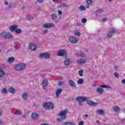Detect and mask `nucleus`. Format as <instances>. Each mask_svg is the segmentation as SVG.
Returning <instances> with one entry per match:
<instances>
[{"label": "nucleus", "instance_id": "f257e3e1", "mask_svg": "<svg viewBox=\"0 0 125 125\" xmlns=\"http://www.w3.org/2000/svg\"><path fill=\"white\" fill-rule=\"evenodd\" d=\"M43 107L44 109H51V110H53V108H54V105L51 102L45 103L43 104Z\"/></svg>", "mask_w": 125, "mask_h": 125}, {"label": "nucleus", "instance_id": "f03ea898", "mask_svg": "<svg viewBox=\"0 0 125 125\" xmlns=\"http://www.w3.org/2000/svg\"><path fill=\"white\" fill-rule=\"evenodd\" d=\"M15 69L17 71H23L26 68V64L24 63H19L15 66Z\"/></svg>", "mask_w": 125, "mask_h": 125}, {"label": "nucleus", "instance_id": "7ed1b4c3", "mask_svg": "<svg viewBox=\"0 0 125 125\" xmlns=\"http://www.w3.org/2000/svg\"><path fill=\"white\" fill-rule=\"evenodd\" d=\"M39 57L41 58V59H43V58L44 59H48L50 58V54L46 52L42 53L39 55Z\"/></svg>", "mask_w": 125, "mask_h": 125}, {"label": "nucleus", "instance_id": "20e7f679", "mask_svg": "<svg viewBox=\"0 0 125 125\" xmlns=\"http://www.w3.org/2000/svg\"><path fill=\"white\" fill-rule=\"evenodd\" d=\"M68 113V110L67 109H65L64 111H62L59 114V116L61 117L62 120H64V119H66L67 118V116L66 114Z\"/></svg>", "mask_w": 125, "mask_h": 125}, {"label": "nucleus", "instance_id": "39448f33", "mask_svg": "<svg viewBox=\"0 0 125 125\" xmlns=\"http://www.w3.org/2000/svg\"><path fill=\"white\" fill-rule=\"evenodd\" d=\"M117 33V30L116 29L112 28L110 31H109L107 34V37L109 38H112L113 35H115Z\"/></svg>", "mask_w": 125, "mask_h": 125}, {"label": "nucleus", "instance_id": "423d86ee", "mask_svg": "<svg viewBox=\"0 0 125 125\" xmlns=\"http://www.w3.org/2000/svg\"><path fill=\"white\" fill-rule=\"evenodd\" d=\"M86 103L87 104H88V105H89L90 106H92L93 107H95L98 105V103L93 102L90 100L86 101Z\"/></svg>", "mask_w": 125, "mask_h": 125}, {"label": "nucleus", "instance_id": "0eeeda50", "mask_svg": "<svg viewBox=\"0 0 125 125\" xmlns=\"http://www.w3.org/2000/svg\"><path fill=\"white\" fill-rule=\"evenodd\" d=\"M76 100L79 102L82 101V102H84V101L87 100V98L86 97L79 96L76 98Z\"/></svg>", "mask_w": 125, "mask_h": 125}, {"label": "nucleus", "instance_id": "6e6552de", "mask_svg": "<svg viewBox=\"0 0 125 125\" xmlns=\"http://www.w3.org/2000/svg\"><path fill=\"white\" fill-rule=\"evenodd\" d=\"M69 40L72 43H77V42H78V39H76V38H75V37H74L73 36H70L69 38Z\"/></svg>", "mask_w": 125, "mask_h": 125}, {"label": "nucleus", "instance_id": "1a4fd4ad", "mask_svg": "<svg viewBox=\"0 0 125 125\" xmlns=\"http://www.w3.org/2000/svg\"><path fill=\"white\" fill-rule=\"evenodd\" d=\"M67 54V52L64 50H61L59 51L58 53V56H64V55H66Z\"/></svg>", "mask_w": 125, "mask_h": 125}, {"label": "nucleus", "instance_id": "9d476101", "mask_svg": "<svg viewBox=\"0 0 125 125\" xmlns=\"http://www.w3.org/2000/svg\"><path fill=\"white\" fill-rule=\"evenodd\" d=\"M42 27L43 28H52V27H54V23H45L43 24Z\"/></svg>", "mask_w": 125, "mask_h": 125}, {"label": "nucleus", "instance_id": "9b49d317", "mask_svg": "<svg viewBox=\"0 0 125 125\" xmlns=\"http://www.w3.org/2000/svg\"><path fill=\"white\" fill-rule=\"evenodd\" d=\"M29 49H31V50H36L37 49V45L35 43H31L29 44Z\"/></svg>", "mask_w": 125, "mask_h": 125}, {"label": "nucleus", "instance_id": "f8f14e48", "mask_svg": "<svg viewBox=\"0 0 125 125\" xmlns=\"http://www.w3.org/2000/svg\"><path fill=\"white\" fill-rule=\"evenodd\" d=\"M71 62H72V60L70 59H66L64 61V64L66 66H69V65L71 64Z\"/></svg>", "mask_w": 125, "mask_h": 125}, {"label": "nucleus", "instance_id": "ddd939ff", "mask_svg": "<svg viewBox=\"0 0 125 125\" xmlns=\"http://www.w3.org/2000/svg\"><path fill=\"white\" fill-rule=\"evenodd\" d=\"M18 27V25L14 24L10 27V30L11 32H14L16 30V28Z\"/></svg>", "mask_w": 125, "mask_h": 125}, {"label": "nucleus", "instance_id": "4468645a", "mask_svg": "<svg viewBox=\"0 0 125 125\" xmlns=\"http://www.w3.org/2000/svg\"><path fill=\"white\" fill-rule=\"evenodd\" d=\"M48 82H47V80H43V83H42V86H43V89H45V87L47 86V83Z\"/></svg>", "mask_w": 125, "mask_h": 125}, {"label": "nucleus", "instance_id": "2eb2a0df", "mask_svg": "<svg viewBox=\"0 0 125 125\" xmlns=\"http://www.w3.org/2000/svg\"><path fill=\"white\" fill-rule=\"evenodd\" d=\"M31 117L33 120H38V119H39V114L33 113L32 114Z\"/></svg>", "mask_w": 125, "mask_h": 125}, {"label": "nucleus", "instance_id": "dca6fc26", "mask_svg": "<svg viewBox=\"0 0 125 125\" xmlns=\"http://www.w3.org/2000/svg\"><path fill=\"white\" fill-rule=\"evenodd\" d=\"M69 83L70 86H71L72 87H74V88H76V87H77V86H76V85L75 84V83H74V81H73L72 80H70L69 81Z\"/></svg>", "mask_w": 125, "mask_h": 125}, {"label": "nucleus", "instance_id": "f3484780", "mask_svg": "<svg viewBox=\"0 0 125 125\" xmlns=\"http://www.w3.org/2000/svg\"><path fill=\"white\" fill-rule=\"evenodd\" d=\"M12 37L13 36L11 33L8 32H6V36L5 37L6 39H11Z\"/></svg>", "mask_w": 125, "mask_h": 125}, {"label": "nucleus", "instance_id": "a211bd4d", "mask_svg": "<svg viewBox=\"0 0 125 125\" xmlns=\"http://www.w3.org/2000/svg\"><path fill=\"white\" fill-rule=\"evenodd\" d=\"M62 89H58L56 92V95L57 97H58L60 95V94L61 93V92H62Z\"/></svg>", "mask_w": 125, "mask_h": 125}, {"label": "nucleus", "instance_id": "6ab92c4d", "mask_svg": "<svg viewBox=\"0 0 125 125\" xmlns=\"http://www.w3.org/2000/svg\"><path fill=\"white\" fill-rule=\"evenodd\" d=\"M85 62H86V60L85 59H84V60L80 59L78 61V63L79 64H83V63H85Z\"/></svg>", "mask_w": 125, "mask_h": 125}, {"label": "nucleus", "instance_id": "aec40b11", "mask_svg": "<svg viewBox=\"0 0 125 125\" xmlns=\"http://www.w3.org/2000/svg\"><path fill=\"white\" fill-rule=\"evenodd\" d=\"M97 114H98V115H103V114H105V111L103 110L98 109L97 110Z\"/></svg>", "mask_w": 125, "mask_h": 125}, {"label": "nucleus", "instance_id": "412c9836", "mask_svg": "<svg viewBox=\"0 0 125 125\" xmlns=\"http://www.w3.org/2000/svg\"><path fill=\"white\" fill-rule=\"evenodd\" d=\"M15 59L13 57H9L7 60V62H10V63H11L12 62H13V61H14Z\"/></svg>", "mask_w": 125, "mask_h": 125}, {"label": "nucleus", "instance_id": "4be33fe9", "mask_svg": "<svg viewBox=\"0 0 125 125\" xmlns=\"http://www.w3.org/2000/svg\"><path fill=\"white\" fill-rule=\"evenodd\" d=\"M22 98L27 100L28 99V93H24L22 94Z\"/></svg>", "mask_w": 125, "mask_h": 125}, {"label": "nucleus", "instance_id": "5701e85b", "mask_svg": "<svg viewBox=\"0 0 125 125\" xmlns=\"http://www.w3.org/2000/svg\"><path fill=\"white\" fill-rule=\"evenodd\" d=\"M104 91L103 88H97V92H98L100 94H102V93Z\"/></svg>", "mask_w": 125, "mask_h": 125}, {"label": "nucleus", "instance_id": "b1692460", "mask_svg": "<svg viewBox=\"0 0 125 125\" xmlns=\"http://www.w3.org/2000/svg\"><path fill=\"white\" fill-rule=\"evenodd\" d=\"M9 91L11 92V93H15V89L13 87H11L9 88Z\"/></svg>", "mask_w": 125, "mask_h": 125}, {"label": "nucleus", "instance_id": "393cba45", "mask_svg": "<svg viewBox=\"0 0 125 125\" xmlns=\"http://www.w3.org/2000/svg\"><path fill=\"white\" fill-rule=\"evenodd\" d=\"M64 125H76V124L74 122H65Z\"/></svg>", "mask_w": 125, "mask_h": 125}, {"label": "nucleus", "instance_id": "a878e982", "mask_svg": "<svg viewBox=\"0 0 125 125\" xmlns=\"http://www.w3.org/2000/svg\"><path fill=\"white\" fill-rule=\"evenodd\" d=\"M77 83L79 84H82V83H83V79H80L77 81Z\"/></svg>", "mask_w": 125, "mask_h": 125}, {"label": "nucleus", "instance_id": "bb28decb", "mask_svg": "<svg viewBox=\"0 0 125 125\" xmlns=\"http://www.w3.org/2000/svg\"><path fill=\"white\" fill-rule=\"evenodd\" d=\"M51 17L53 20H57V16L55 14H52Z\"/></svg>", "mask_w": 125, "mask_h": 125}, {"label": "nucleus", "instance_id": "cd10ccee", "mask_svg": "<svg viewBox=\"0 0 125 125\" xmlns=\"http://www.w3.org/2000/svg\"><path fill=\"white\" fill-rule=\"evenodd\" d=\"M113 110L115 112H118V111H119L120 110V107H119L118 106H114L113 107Z\"/></svg>", "mask_w": 125, "mask_h": 125}, {"label": "nucleus", "instance_id": "c85d7f7f", "mask_svg": "<svg viewBox=\"0 0 125 125\" xmlns=\"http://www.w3.org/2000/svg\"><path fill=\"white\" fill-rule=\"evenodd\" d=\"M4 72L2 69H0V78H2L4 76Z\"/></svg>", "mask_w": 125, "mask_h": 125}, {"label": "nucleus", "instance_id": "c756f323", "mask_svg": "<svg viewBox=\"0 0 125 125\" xmlns=\"http://www.w3.org/2000/svg\"><path fill=\"white\" fill-rule=\"evenodd\" d=\"M15 31V33H16V34H20V33H21V32H22V30H21V29L19 28H16V30Z\"/></svg>", "mask_w": 125, "mask_h": 125}, {"label": "nucleus", "instance_id": "7c9ffc66", "mask_svg": "<svg viewBox=\"0 0 125 125\" xmlns=\"http://www.w3.org/2000/svg\"><path fill=\"white\" fill-rule=\"evenodd\" d=\"M79 76H80V77H83V70L81 69L80 70L79 72Z\"/></svg>", "mask_w": 125, "mask_h": 125}, {"label": "nucleus", "instance_id": "2f4dec72", "mask_svg": "<svg viewBox=\"0 0 125 125\" xmlns=\"http://www.w3.org/2000/svg\"><path fill=\"white\" fill-rule=\"evenodd\" d=\"M104 11L103 9H100L96 11V13H101Z\"/></svg>", "mask_w": 125, "mask_h": 125}, {"label": "nucleus", "instance_id": "473e14b6", "mask_svg": "<svg viewBox=\"0 0 125 125\" xmlns=\"http://www.w3.org/2000/svg\"><path fill=\"white\" fill-rule=\"evenodd\" d=\"M79 9L80 10H85L86 8H85V7L84 6H80L79 7Z\"/></svg>", "mask_w": 125, "mask_h": 125}, {"label": "nucleus", "instance_id": "72a5a7b5", "mask_svg": "<svg viewBox=\"0 0 125 125\" xmlns=\"http://www.w3.org/2000/svg\"><path fill=\"white\" fill-rule=\"evenodd\" d=\"M2 92H3L4 94H6V93H7V89H6L5 88H3L2 90Z\"/></svg>", "mask_w": 125, "mask_h": 125}, {"label": "nucleus", "instance_id": "f704fd0d", "mask_svg": "<svg viewBox=\"0 0 125 125\" xmlns=\"http://www.w3.org/2000/svg\"><path fill=\"white\" fill-rule=\"evenodd\" d=\"M61 7H68V5L66 3H62L60 5Z\"/></svg>", "mask_w": 125, "mask_h": 125}, {"label": "nucleus", "instance_id": "c9c22d12", "mask_svg": "<svg viewBox=\"0 0 125 125\" xmlns=\"http://www.w3.org/2000/svg\"><path fill=\"white\" fill-rule=\"evenodd\" d=\"M26 18L27 20H33L34 18L33 17H31L30 16H27Z\"/></svg>", "mask_w": 125, "mask_h": 125}, {"label": "nucleus", "instance_id": "e433bc0d", "mask_svg": "<svg viewBox=\"0 0 125 125\" xmlns=\"http://www.w3.org/2000/svg\"><path fill=\"white\" fill-rule=\"evenodd\" d=\"M75 35L76 36H78V37H80L81 36V32H78V31H75L74 33Z\"/></svg>", "mask_w": 125, "mask_h": 125}, {"label": "nucleus", "instance_id": "4c0bfd02", "mask_svg": "<svg viewBox=\"0 0 125 125\" xmlns=\"http://www.w3.org/2000/svg\"><path fill=\"white\" fill-rule=\"evenodd\" d=\"M86 21H87V19H86V18H83L82 19V23H85V22H86Z\"/></svg>", "mask_w": 125, "mask_h": 125}, {"label": "nucleus", "instance_id": "58836bf2", "mask_svg": "<svg viewBox=\"0 0 125 125\" xmlns=\"http://www.w3.org/2000/svg\"><path fill=\"white\" fill-rule=\"evenodd\" d=\"M6 35V32H2L1 34V36L3 37V38H5Z\"/></svg>", "mask_w": 125, "mask_h": 125}, {"label": "nucleus", "instance_id": "ea45409f", "mask_svg": "<svg viewBox=\"0 0 125 125\" xmlns=\"http://www.w3.org/2000/svg\"><path fill=\"white\" fill-rule=\"evenodd\" d=\"M114 75L116 78H120V75H119V73L118 72L114 73Z\"/></svg>", "mask_w": 125, "mask_h": 125}, {"label": "nucleus", "instance_id": "a19ab883", "mask_svg": "<svg viewBox=\"0 0 125 125\" xmlns=\"http://www.w3.org/2000/svg\"><path fill=\"white\" fill-rule=\"evenodd\" d=\"M86 3H88V4H90V3H92V0H87Z\"/></svg>", "mask_w": 125, "mask_h": 125}, {"label": "nucleus", "instance_id": "79ce46f5", "mask_svg": "<svg viewBox=\"0 0 125 125\" xmlns=\"http://www.w3.org/2000/svg\"><path fill=\"white\" fill-rule=\"evenodd\" d=\"M15 115H20V111L18 110L15 113Z\"/></svg>", "mask_w": 125, "mask_h": 125}, {"label": "nucleus", "instance_id": "37998d69", "mask_svg": "<svg viewBox=\"0 0 125 125\" xmlns=\"http://www.w3.org/2000/svg\"><path fill=\"white\" fill-rule=\"evenodd\" d=\"M78 105L80 106H83V103H82V102H79L78 103Z\"/></svg>", "mask_w": 125, "mask_h": 125}, {"label": "nucleus", "instance_id": "c03bdc74", "mask_svg": "<svg viewBox=\"0 0 125 125\" xmlns=\"http://www.w3.org/2000/svg\"><path fill=\"white\" fill-rule=\"evenodd\" d=\"M17 49H18V47H17V45H15V47H14V51H16V50H17Z\"/></svg>", "mask_w": 125, "mask_h": 125}, {"label": "nucleus", "instance_id": "a18cd8bd", "mask_svg": "<svg viewBox=\"0 0 125 125\" xmlns=\"http://www.w3.org/2000/svg\"><path fill=\"white\" fill-rule=\"evenodd\" d=\"M105 88H112V87L110 86L109 85H105Z\"/></svg>", "mask_w": 125, "mask_h": 125}, {"label": "nucleus", "instance_id": "49530a36", "mask_svg": "<svg viewBox=\"0 0 125 125\" xmlns=\"http://www.w3.org/2000/svg\"><path fill=\"white\" fill-rule=\"evenodd\" d=\"M58 13L59 15H61V14H62V11L61 10H58Z\"/></svg>", "mask_w": 125, "mask_h": 125}, {"label": "nucleus", "instance_id": "de8ad7c7", "mask_svg": "<svg viewBox=\"0 0 125 125\" xmlns=\"http://www.w3.org/2000/svg\"><path fill=\"white\" fill-rule=\"evenodd\" d=\"M102 21L105 22V21H107V19L106 18H104L102 19Z\"/></svg>", "mask_w": 125, "mask_h": 125}, {"label": "nucleus", "instance_id": "09e8293b", "mask_svg": "<svg viewBox=\"0 0 125 125\" xmlns=\"http://www.w3.org/2000/svg\"><path fill=\"white\" fill-rule=\"evenodd\" d=\"M79 125H83V121H81V122L79 123Z\"/></svg>", "mask_w": 125, "mask_h": 125}, {"label": "nucleus", "instance_id": "8fccbe9b", "mask_svg": "<svg viewBox=\"0 0 125 125\" xmlns=\"http://www.w3.org/2000/svg\"><path fill=\"white\" fill-rule=\"evenodd\" d=\"M121 83L125 84V79H123V80H122Z\"/></svg>", "mask_w": 125, "mask_h": 125}, {"label": "nucleus", "instance_id": "3c124183", "mask_svg": "<svg viewBox=\"0 0 125 125\" xmlns=\"http://www.w3.org/2000/svg\"><path fill=\"white\" fill-rule=\"evenodd\" d=\"M42 1H43V0H38V2L39 3L42 2Z\"/></svg>", "mask_w": 125, "mask_h": 125}, {"label": "nucleus", "instance_id": "603ef678", "mask_svg": "<svg viewBox=\"0 0 125 125\" xmlns=\"http://www.w3.org/2000/svg\"><path fill=\"white\" fill-rule=\"evenodd\" d=\"M55 3H58V0H52Z\"/></svg>", "mask_w": 125, "mask_h": 125}, {"label": "nucleus", "instance_id": "864d4df0", "mask_svg": "<svg viewBox=\"0 0 125 125\" xmlns=\"http://www.w3.org/2000/svg\"><path fill=\"white\" fill-rule=\"evenodd\" d=\"M62 84H63V83H62V82H59L58 84V85H62Z\"/></svg>", "mask_w": 125, "mask_h": 125}, {"label": "nucleus", "instance_id": "5fc2aeb1", "mask_svg": "<svg viewBox=\"0 0 125 125\" xmlns=\"http://www.w3.org/2000/svg\"><path fill=\"white\" fill-rule=\"evenodd\" d=\"M3 124V121L0 120V125H2Z\"/></svg>", "mask_w": 125, "mask_h": 125}, {"label": "nucleus", "instance_id": "6e6d98bb", "mask_svg": "<svg viewBox=\"0 0 125 125\" xmlns=\"http://www.w3.org/2000/svg\"><path fill=\"white\" fill-rule=\"evenodd\" d=\"M57 122H62V120L60 118L57 119Z\"/></svg>", "mask_w": 125, "mask_h": 125}, {"label": "nucleus", "instance_id": "4d7b16f0", "mask_svg": "<svg viewBox=\"0 0 125 125\" xmlns=\"http://www.w3.org/2000/svg\"><path fill=\"white\" fill-rule=\"evenodd\" d=\"M86 8H89V4H87L86 5Z\"/></svg>", "mask_w": 125, "mask_h": 125}, {"label": "nucleus", "instance_id": "13d9d810", "mask_svg": "<svg viewBox=\"0 0 125 125\" xmlns=\"http://www.w3.org/2000/svg\"><path fill=\"white\" fill-rule=\"evenodd\" d=\"M4 4L5 5H7L8 4V2H7V1H5Z\"/></svg>", "mask_w": 125, "mask_h": 125}, {"label": "nucleus", "instance_id": "bf43d9fd", "mask_svg": "<svg viewBox=\"0 0 125 125\" xmlns=\"http://www.w3.org/2000/svg\"><path fill=\"white\" fill-rule=\"evenodd\" d=\"M84 117L85 118H88V115L87 114H85L84 115Z\"/></svg>", "mask_w": 125, "mask_h": 125}, {"label": "nucleus", "instance_id": "052dcab7", "mask_svg": "<svg viewBox=\"0 0 125 125\" xmlns=\"http://www.w3.org/2000/svg\"><path fill=\"white\" fill-rule=\"evenodd\" d=\"M84 56H85L84 54H81L82 57L83 58V57H84Z\"/></svg>", "mask_w": 125, "mask_h": 125}, {"label": "nucleus", "instance_id": "680f3d73", "mask_svg": "<svg viewBox=\"0 0 125 125\" xmlns=\"http://www.w3.org/2000/svg\"><path fill=\"white\" fill-rule=\"evenodd\" d=\"M48 31V30L46 29L44 30V33H47Z\"/></svg>", "mask_w": 125, "mask_h": 125}, {"label": "nucleus", "instance_id": "e2e57ef3", "mask_svg": "<svg viewBox=\"0 0 125 125\" xmlns=\"http://www.w3.org/2000/svg\"><path fill=\"white\" fill-rule=\"evenodd\" d=\"M105 85H103L101 86V87H103V88H105Z\"/></svg>", "mask_w": 125, "mask_h": 125}, {"label": "nucleus", "instance_id": "0e129e2a", "mask_svg": "<svg viewBox=\"0 0 125 125\" xmlns=\"http://www.w3.org/2000/svg\"><path fill=\"white\" fill-rule=\"evenodd\" d=\"M96 123H97V124H99L100 123V122L99 120H98L96 121Z\"/></svg>", "mask_w": 125, "mask_h": 125}, {"label": "nucleus", "instance_id": "69168bd1", "mask_svg": "<svg viewBox=\"0 0 125 125\" xmlns=\"http://www.w3.org/2000/svg\"><path fill=\"white\" fill-rule=\"evenodd\" d=\"M37 10H38V11L41 10V7H39L37 8Z\"/></svg>", "mask_w": 125, "mask_h": 125}, {"label": "nucleus", "instance_id": "338daca9", "mask_svg": "<svg viewBox=\"0 0 125 125\" xmlns=\"http://www.w3.org/2000/svg\"><path fill=\"white\" fill-rule=\"evenodd\" d=\"M26 116H27V115H25V114L23 115V116H22V117H23V118H26Z\"/></svg>", "mask_w": 125, "mask_h": 125}, {"label": "nucleus", "instance_id": "774afa93", "mask_svg": "<svg viewBox=\"0 0 125 125\" xmlns=\"http://www.w3.org/2000/svg\"><path fill=\"white\" fill-rule=\"evenodd\" d=\"M8 7H9V8H11V5H8Z\"/></svg>", "mask_w": 125, "mask_h": 125}]
</instances>
